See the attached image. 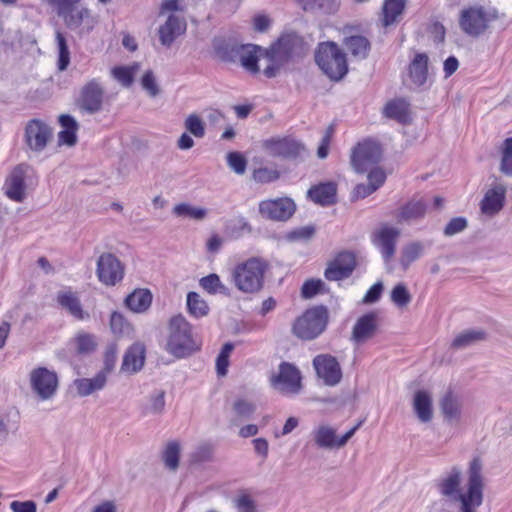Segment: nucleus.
<instances>
[{
    "instance_id": "f257e3e1",
    "label": "nucleus",
    "mask_w": 512,
    "mask_h": 512,
    "mask_svg": "<svg viewBox=\"0 0 512 512\" xmlns=\"http://www.w3.org/2000/svg\"><path fill=\"white\" fill-rule=\"evenodd\" d=\"M481 462L478 458L471 461L469 467V478L467 490L461 492L460 482L461 473L457 468H453L449 475L440 481L439 489L445 496L453 497L459 500L462 505L463 512H474L479 507L483 498V480L481 475Z\"/></svg>"
},
{
    "instance_id": "f03ea898",
    "label": "nucleus",
    "mask_w": 512,
    "mask_h": 512,
    "mask_svg": "<svg viewBox=\"0 0 512 512\" xmlns=\"http://www.w3.org/2000/svg\"><path fill=\"white\" fill-rule=\"evenodd\" d=\"M268 268V262L263 258L251 257L233 267L231 278L239 291L246 294L258 293L264 286Z\"/></svg>"
},
{
    "instance_id": "7ed1b4c3",
    "label": "nucleus",
    "mask_w": 512,
    "mask_h": 512,
    "mask_svg": "<svg viewBox=\"0 0 512 512\" xmlns=\"http://www.w3.org/2000/svg\"><path fill=\"white\" fill-rule=\"evenodd\" d=\"M50 5L65 25L80 33H89L97 24V17L81 3L83 0H42Z\"/></svg>"
},
{
    "instance_id": "20e7f679",
    "label": "nucleus",
    "mask_w": 512,
    "mask_h": 512,
    "mask_svg": "<svg viewBox=\"0 0 512 512\" xmlns=\"http://www.w3.org/2000/svg\"><path fill=\"white\" fill-rule=\"evenodd\" d=\"M198 342L192 333V326L186 318L179 314L169 321V334L166 350L177 358L191 355L200 349Z\"/></svg>"
},
{
    "instance_id": "39448f33",
    "label": "nucleus",
    "mask_w": 512,
    "mask_h": 512,
    "mask_svg": "<svg viewBox=\"0 0 512 512\" xmlns=\"http://www.w3.org/2000/svg\"><path fill=\"white\" fill-rule=\"evenodd\" d=\"M315 61L323 73L333 81L341 80L348 72L346 54L334 42L319 43Z\"/></svg>"
},
{
    "instance_id": "423d86ee",
    "label": "nucleus",
    "mask_w": 512,
    "mask_h": 512,
    "mask_svg": "<svg viewBox=\"0 0 512 512\" xmlns=\"http://www.w3.org/2000/svg\"><path fill=\"white\" fill-rule=\"evenodd\" d=\"M328 321L327 307L324 305L313 306L296 318L292 325V332L301 340H313L325 331Z\"/></svg>"
},
{
    "instance_id": "0eeeda50",
    "label": "nucleus",
    "mask_w": 512,
    "mask_h": 512,
    "mask_svg": "<svg viewBox=\"0 0 512 512\" xmlns=\"http://www.w3.org/2000/svg\"><path fill=\"white\" fill-rule=\"evenodd\" d=\"M499 19L496 8H485L482 5H471L464 8L459 15L461 30L471 37L483 35L492 22Z\"/></svg>"
},
{
    "instance_id": "6e6552de",
    "label": "nucleus",
    "mask_w": 512,
    "mask_h": 512,
    "mask_svg": "<svg viewBox=\"0 0 512 512\" xmlns=\"http://www.w3.org/2000/svg\"><path fill=\"white\" fill-rule=\"evenodd\" d=\"M258 46L251 44L226 43L218 48V54L222 60L228 62H240L249 72L256 74L258 67Z\"/></svg>"
},
{
    "instance_id": "1a4fd4ad",
    "label": "nucleus",
    "mask_w": 512,
    "mask_h": 512,
    "mask_svg": "<svg viewBox=\"0 0 512 512\" xmlns=\"http://www.w3.org/2000/svg\"><path fill=\"white\" fill-rule=\"evenodd\" d=\"M267 156L279 159H296L305 152V146L293 136H273L261 142Z\"/></svg>"
},
{
    "instance_id": "9d476101",
    "label": "nucleus",
    "mask_w": 512,
    "mask_h": 512,
    "mask_svg": "<svg viewBox=\"0 0 512 512\" xmlns=\"http://www.w3.org/2000/svg\"><path fill=\"white\" fill-rule=\"evenodd\" d=\"M300 370L289 362H281L278 372L270 376V385L284 394H297L302 388Z\"/></svg>"
},
{
    "instance_id": "9b49d317",
    "label": "nucleus",
    "mask_w": 512,
    "mask_h": 512,
    "mask_svg": "<svg viewBox=\"0 0 512 512\" xmlns=\"http://www.w3.org/2000/svg\"><path fill=\"white\" fill-rule=\"evenodd\" d=\"M381 155L380 145L375 141L365 139L353 148L351 164L357 172L363 173L377 164L381 159Z\"/></svg>"
},
{
    "instance_id": "f8f14e48",
    "label": "nucleus",
    "mask_w": 512,
    "mask_h": 512,
    "mask_svg": "<svg viewBox=\"0 0 512 512\" xmlns=\"http://www.w3.org/2000/svg\"><path fill=\"white\" fill-rule=\"evenodd\" d=\"M30 385L41 400L51 399L57 392L59 380L55 371L37 367L30 372Z\"/></svg>"
},
{
    "instance_id": "ddd939ff",
    "label": "nucleus",
    "mask_w": 512,
    "mask_h": 512,
    "mask_svg": "<svg viewBox=\"0 0 512 512\" xmlns=\"http://www.w3.org/2000/svg\"><path fill=\"white\" fill-rule=\"evenodd\" d=\"M98 279L107 286H114L123 279L124 267L111 253L102 254L97 261Z\"/></svg>"
},
{
    "instance_id": "4468645a",
    "label": "nucleus",
    "mask_w": 512,
    "mask_h": 512,
    "mask_svg": "<svg viewBox=\"0 0 512 512\" xmlns=\"http://www.w3.org/2000/svg\"><path fill=\"white\" fill-rule=\"evenodd\" d=\"M295 203L288 197L263 200L259 203L262 217L275 221H286L295 212Z\"/></svg>"
},
{
    "instance_id": "2eb2a0df",
    "label": "nucleus",
    "mask_w": 512,
    "mask_h": 512,
    "mask_svg": "<svg viewBox=\"0 0 512 512\" xmlns=\"http://www.w3.org/2000/svg\"><path fill=\"white\" fill-rule=\"evenodd\" d=\"M356 265V255L350 251H342L328 264L324 276L328 281L346 279L353 273Z\"/></svg>"
},
{
    "instance_id": "dca6fc26",
    "label": "nucleus",
    "mask_w": 512,
    "mask_h": 512,
    "mask_svg": "<svg viewBox=\"0 0 512 512\" xmlns=\"http://www.w3.org/2000/svg\"><path fill=\"white\" fill-rule=\"evenodd\" d=\"M317 376L328 386L337 385L342 379V370L336 357L330 354H319L313 359Z\"/></svg>"
},
{
    "instance_id": "f3484780",
    "label": "nucleus",
    "mask_w": 512,
    "mask_h": 512,
    "mask_svg": "<svg viewBox=\"0 0 512 512\" xmlns=\"http://www.w3.org/2000/svg\"><path fill=\"white\" fill-rule=\"evenodd\" d=\"M52 137L50 127L44 122L32 119L25 128V139L27 145L35 151L43 150Z\"/></svg>"
},
{
    "instance_id": "a211bd4d",
    "label": "nucleus",
    "mask_w": 512,
    "mask_h": 512,
    "mask_svg": "<svg viewBox=\"0 0 512 512\" xmlns=\"http://www.w3.org/2000/svg\"><path fill=\"white\" fill-rule=\"evenodd\" d=\"M361 424L362 422L360 421L340 438L336 437L335 430L333 428L328 426H320L315 431L316 444L319 447L324 448L342 447L355 434Z\"/></svg>"
},
{
    "instance_id": "6ab92c4d",
    "label": "nucleus",
    "mask_w": 512,
    "mask_h": 512,
    "mask_svg": "<svg viewBox=\"0 0 512 512\" xmlns=\"http://www.w3.org/2000/svg\"><path fill=\"white\" fill-rule=\"evenodd\" d=\"M104 91L96 79L89 81L81 91L80 106L82 109L95 113L102 107Z\"/></svg>"
},
{
    "instance_id": "aec40b11",
    "label": "nucleus",
    "mask_w": 512,
    "mask_h": 512,
    "mask_svg": "<svg viewBox=\"0 0 512 512\" xmlns=\"http://www.w3.org/2000/svg\"><path fill=\"white\" fill-rule=\"evenodd\" d=\"M400 232L398 229L383 225L373 234V242L382 252L385 259H390L395 253L396 240Z\"/></svg>"
},
{
    "instance_id": "412c9836",
    "label": "nucleus",
    "mask_w": 512,
    "mask_h": 512,
    "mask_svg": "<svg viewBox=\"0 0 512 512\" xmlns=\"http://www.w3.org/2000/svg\"><path fill=\"white\" fill-rule=\"evenodd\" d=\"M378 327V314L371 311L361 316L355 323L352 330V340L362 343L371 338Z\"/></svg>"
},
{
    "instance_id": "4be33fe9",
    "label": "nucleus",
    "mask_w": 512,
    "mask_h": 512,
    "mask_svg": "<svg viewBox=\"0 0 512 512\" xmlns=\"http://www.w3.org/2000/svg\"><path fill=\"white\" fill-rule=\"evenodd\" d=\"M9 199L21 202L25 197V171L21 165L15 167L4 184Z\"/></svg>"
},
{
    "instance_id": "5701e85b",
    "label": "nucleus",
    "mask_w": 512,
    "mask_h": 512,
    "mask_svg": "<svg viewBox=\"0 0 512 512\" xmlns=\"http://www.w3.org/2000/svg\"><path fill=\"white\" fill-rule=\"evenodd\" d=\"M505 195L506 188L503 185L489 189L480 203L482 213L490 216L498 213L504 206Z\"/></svg>"
},
{
    "instance_id": "b1692460",
    "label": "nucleus",
    "mask_w": 512,
    "mask_h": 512,
    "mask_svg": "<svg viewBox=\"0 0 512 512\" xmlns=\"http://www.w3.org/2000/svg\"><path fill=\"white\" fill-rule=\"evenodd\" d=\"M57 302L76 320L82 321L89 317V314L83 310L77 293L70 289L60 291L57 295Z\"/></svg>"
},
{
    "instance_id": "393cba45",
    "label": "nucleus",
    "mask_w": 512,
    "mask_h": 512,
    "mask_svg": "<svg viewBox=\"0 0 512 512\" xmlns=\"http://www.w3.org/2000/svg\"><path fill=\"white\" fill-rule=\"evenodd\" d=\"M427 211V205L422 199H412L402 205L393 213L397 223L411 222L423 218Z\"/></svg>"
},
{
    "instance_id": "a878e982",
    "label": "nucleus",
    "mask_w": 512,
    "mask_h": 512,
    "mask_svg": "<svg viewBox=\"0 0 512 512\" xmlns=\"http://www.w3.org/2000/svg\"><path fill=\"white\" fill-rule=\"evenodd\" d=\"M429 57L426 53H416L408 65V76L417 87L423 86L428 78Z\"/></svg>"
},
{
    "instance_id": "bb28decb",
    "label": "nucleus",
    "mask_w": 512,
    "mask_h": 512,
    "mask_svg": "<svg viewBox=\"0 0 512 512\" xmlns=\"http://www.w3.org/2000/svg\"><path fill=\"white\" fill-rule=\"evenodd\" d=\"M144 362L145 346L141 343H134L124 355L121 370L127 373H135L142 369Z\"/></svg>"
},
{
    "instance_id": "cd10ccee",
    "label": "nucleus",
    "mask_w": 512,
    "mask_h": 512,
    "mask_svg": "<svg viewBox=\"0 0 512 512\" xmlns=\"http://www.w3.org/2000/svg\"><path fill=\"white\" fill-rule=\"evenodd\" d=\"M186 31V22L174 15H170L159 29V38L163 45H170L176 37Z\"/></svg>"
},
{
    "instance_id": "c85d7f7f",
    "label": "nucleus",
    "mask_w": 512,
    "mask_h": 512,
    "mask_svg": "<svg viewBox=\"0 0 512 512\" xmlns=\"http://www.w3.org/2000/svg\"><path fill=\"white\" fill-rule=\"evenodd\" d=\"M303 40L296 34L282 35L273 46V52L285 58L298 54L302 49Z\"/></svg>"
},
{
    "instance_id": "c756f323",
    "label": "nucleus",
    "mask_w": 512,
    "mask_h": 512,
    "mask_svg": "<svg viewBox=\"0 0 512 512\" xmlns=\"http://www.w3.org/2000/svg\"><path fill=\"white\" fill-rule=\"evenodd\" d=\"M337 188L334 183H321L308 191L310 199L322 206L332 205L336 202Z\"/></svg>"
},
{
    "instance_id": "7c9ffc66",
    "label": "nucleus",
    "mask_w": 512,
    "mask_h": 512,
    "mask_svg": "<svg viewBox=\"0 0 512 512\" xmlns=\"http://www.w3.org/2000/svg\"><path fill=\"white\" fill-rule=\"evenodd\" d=\"M387 118L394 119L402 124L411 121L410 105L405 99H393L389 101L383 111Z\"/></svg>"
},
{
    "instance_id": "2f4dec72",
    "label": "nucleus",
    "mask_w": 512,
    "mask_h": 512,
    "mask_svg": "<svg viewBox=\"0 0 512 512\" xmlns=\"http://www.w3.org/2000/svg\"><path fill=\"white\" fill-rule=\"evenodd\" d=\"M414 411L422 422H429L433 416L432 400L426 391H417L414 395Z\"/></svg>"
},
{
    "instance_id": "473e14b6",
    "label": "nucleus",
    "mask_w": 512,
    "mask_h": 512,
    "mask_svg": "<svg viewBox=\"0 0 512 512\" xmlns=\"http://www.w3.org/2000/svg\"><path fill=\"white\" fill-rule=\"evenodd\" d=\"M126 305L134 312L146 311L152 302V294L147 289H137L127 296Z\"/></svg>"
},
{
    "instance_id": "72a5a7b5",
    "label": "nucleus",
    "mask_w": 512,
    "mask_h": 512,
    "mask_svg": "<svg viewBox=\"0 0 512 512\" xmlns=\"http://www.w3.org/2000/svg\"><path fill=\"white\" fill-rule=\"evenodd\" d=\"M405 0H384L382 23L384 26L394 24L405 9Z\"/></svg>"
},
{
    "instance_id": "f704fd0d",
    "label": "nucleus",
    "mask_w": 512,
    "mask_h": 512,
    "mask_svg": "<svg viewBox=\"0 0 512 512\" xmlns=\"http://www.w3.org/2000/svg\"><path fill=\"white\" fill-rule=\"evenodd\" d=\"M344 43L354 57L364 59L368 56L370 42L366 37L360 35L350 36L345 39Z\"/></svg>"
},
{
    "instance_id": "c9c22d12",
    "label": "nucleus",
    "mask_w": 512,
    "mask_h": 512,
    "mask_svg": "<svg viewBox=\"0 0 512 512\" xmlns=\"http://www.w3.org/2000/svg\"><path fill=\"white\" fill-rule=\"evenodd\" d=\"M106 383V375L104 372L98 373L94 378H83L76 380L77 391L82 396H87L96 390H100Z\"/></svg>"
},
{
    "instance_id": "e433bc0d",
    "label": "nucleus",
    "mask_w": 512,
    "mask_h": 512,
    "mask_svg": "<svg viewBox=\"0 0 512 512\" xmlns=\"http://www.w3.org/2000/svg\"><path fill=\"white\" fill-rule=\"evenodd\" d=\"M187 309L188 313L195 318L204 317L209 313L207 302L197 292L187 294Z\"/></svg>"
},
{
    "instance_id": "4c0bfd02",
    "label": "nucleus",
    "mask_w": 512,
    "mask_h": 512,
    "mask_svg": "<svg viewBox=\"0 0 512 512\" xmlns=\"http://www.w3.org/2000/svg\"><path fill=\"white\" fill-rule=\"evenodd\" d=\"M441 410L448 420L458 419L461 413V405L452 391H448L441 400Z\"/></svg>"
},
{
    "instance_id": "58836bf2",
    "label": "nucleus",
    "mask_w": 512,
    "mask_h": 512,
    "mask_svg": "<svg viewBox=\"0 0 512 512\" xmlns=\"http://www.w3.org/2000/svg\"><path fill=\"white\" fill-rule=\"evenodd\" d=\"M76 352L80 355L92 353L96 350L97 341L93 334L80 331L73 339Z\"/></svg>"
},
{
    "instance_id": "ea45409f",
    "label": "nucleus",
    "mask_w": 512,
    "mask_h": 512,
    "mask_svg": "<svg viewBox=\"0 0 512 512\" xmlns=\"http://www.w3.org/2000/svg\"><path fill=\"white\" fill-rule=\"evenodd\" d=\"M55 40L58 50L57 67L60 71H64L70 64V51L67 45L66 38L62 32H56Z\"/></svg>"
},
{
    "instance_id": "a19ab883",
    "label": "nucleus",
    "mask_w": 512,
    "mask_h": 512,
    "mask_svg": "<svg viewBox=\"0 0 512 512\" xmlns=\"http://www.w3.org/2000/svg\"><path fill=\"white\" fill-rule=\"evenodd\" d=\"M137 69V64L131 66H116L112 68L111 74L123 86L129 87L134 81V76Z\"/></svg>"
},
{
    "instance_id": "79ce46f5",
    "label": "nucleus",
    "mask_w": 512,
    "mask_h": 512,
    "mask_svg": "<svg viewBox=\"0 0 512 512\" xmlns=\"http://www.w3.org/2000/svg\"><path fill=\"white\" fill-rule=\"evenodd\" d=\"M500 170L505 175H512V137L506 138L500 147Z\"/></svg>"
},
{
    "instance_id": "37998d69",
    "label": "nucleus",
    "mask_w": 512,
    "mask_h": 512,
    "mask_svg": "<svg viewBox=\"0 0 512 512\" xmlns=\"http://www.w3.org/2000/svg\"><path fill=\"white\" fill-rule=\"evenodd\" d=\"M485 336H486V334L484 331H476V330L464 331L454 338V340L452 342V347L453 348L466 347L476 341L485 339Z\"/></svg>"
},
{
    "instance_id": "c03bdc74",
    "label": "nucleus",
    "mask_w": 512,
    "mask_h": 512,
    "mask_svg": "<svg viewBox=\"0 0 512 512\" xmlns=\"http://www.w3.org/2000/svg\"><path fill=\"white\" fill-rule=\"evenodd\" d=\"M200 286L209 294L226 293L227 288L222 284L220 277L211 273L202 277L199 281Z\"/></svg>"
},
{
    "instance_id": "a18cd8bd",
    "label": "nucleus",
    "mask_w": 512,
    "mask_h": 512,
    "mask_svg": "<svg viewBox=\"0 0 512 512\" xmlns=\"http://www.w3.org/2000/svg\"><path fill=\"white\" fill-rule=\"evenodd\" d=\"M179 455V443L177 441L169 442L163 452V460L165 465L171 470H176L179 465Z\"/></svg>"
},
{
    "instance_id": "49530a36",
    "label": "nucleus",
    "mask_w": 512,
    "mask_h": 512,
    "mask_svg": "<svg viewBox=\"0 0 512 512\" xmlns=\"http://www.w3.org/2000/svg\"><path fill=\"white\" fill-rule=\"evenodd\" d=\"M234 349V345L227 342L223 345L217 359H216V370L219 376H225L228 372L229 358Z\"/></svg>"
},
{
    "instance_id": "de8ad7c7",
    "label": "nucleus",
    "mask_w": 512,
    "mask_h": 512,
    "mask_svg": "<svg viewBox=\"0 0 512 512\" xmlns=\"http://www.w3.org/2000/svg\"><path fill=\"white\" fill-rule=\"evenodd\" d=\"M252 177L257 183L266 184L278 180L280 178V172L277 169L260 167L254 169Z\"/></svg>"
},
{
    "instance_id": "09e8293b",
    "label": "nucleus",
    "mask_w": 512,
    "mask_h": 512,
    "mask_svg": "<svg viewBox=\"0 0 512 512\" xmlns=\"http://www.w3.org/2000/svg\"><path fill=\"white\" fill-rule=\"evenodd\" d=\"M174 213L178 216H185L193 219H203L206 216L205 209L192 207L185 203L176 205L174 207Z\"/></svg>"
},
{
    "instance_id": "8fccbe9b",
    "label": "nucleus",
    "mask_w": 512,
    "mask_h": 512,
    "mask_svg": "<svg viewBox=\"0 0 512 512\" xmlns=\"http://www.w3.org/2000/svg\"><path fill=\"white\" fill-rule=\"evenodd\" d=\"M185 128L196 138H202L205 135L204 123L196 114H191L186 118Z\"/></svg>"
},
{
    "instance_id": "3c124183",
    "label": "nucleus",
    "mask_w": 512,
    "mask_h": 512,
    "mask_svg": "<svg viewBox=\"0 0 512 512\" xmlns=\"http://www.w3.org/2000/svg\"><path fill=\"white\" fill-rule=\"evenodd\" d=\"M227 162L229 167L237 174H244L247 167V160L243 154L239 152H229L227 154Z\"/></svg>"
},
{
    "instance_id": "603ef678",
    "label": "nucleus",
    "mask_w": 512,
    "mask_h": 512,
    "mask_svg": "<svg viewBox=\"0 0 512 512\" xmlns=\"http://www.w3.org/2000/svg\"><path fill=\"white\" fill-rule=\"evenodd\" d=\"M110 327L115 334L128 333L131 330L130 324L126 321L124 316L114 311L110 317Z\"/></svg>"
},
{
    "instance_id": "864d4df0",
    "label": "nucleus",
    "mask_w": 512,
    "mask_h": 512,
    "mask_svg": "<svg viewBox=\"0 0 512 512\" xmlns=\"http://www.w3.org/2000/svg\"><path fill=\"white\" fill-rule=\"evenodd\" d=\"M324 283L321 279H309L304 282L301 294L304 298H312L323 290Z\"/></svg>"
},
{
    "instance_id": "5fc2aeb1",
    "label": "nucleus",
    "mask_w": 512,
    "mask_h": 512,
    "mask_svg": "<svg viewBox=\"0 0 512 512\" xmlns=\"http://www.w3.org/2000/svg\"><path fill=\"white\" fill-rule=\"evenodd\" d=\"M335 129L333 125H329L324 133V136L320 142V145L317 149V156L320 159H324L328 156L329 153V147L332 141V138L334 136Z\"/></svg>"
},
{
    "instance_id": "6e6d98bb",
    "label": "nucleus",
    "mask_w": 512,
    "mask_h": 512,
    "mask_svg": "<svg viewBox=\"0 0 512 512\" xmlns=\"http://www.w3.org/2000/svg\"><path fill=\"white\" fill-rule=\"evenodd\" d=\"M391 298L400 307L406 306L411 300L408 290L402 284H398L393 288Z\"/></svg>"
},
{
    "instance_id": "4d7b16f0",
    "label": "nucleus",
    "mask_w": 512,
    "mask_h": 512,
    "mask_svg": "<svg viewBox=\"0 0 512 512\" xmlns=\"http://www.w3.org/2000/svg\"><path fill=\"white\" fill-rule=\"evenodd\" d=\"M467 227V221L464 217H455L452 218L446 225L444 229V234L446 236L455 235L461 231H463Z\"/></svg>"
},
{
    "instance_id": "13d9d810",
    "label": "nucleus",
    "mask_w": 512,
    "mask_h": 512,
    "mask_svg": "<svg viewBox=\"0 0 512 512\" xmlns=\"http://www.w3.org/2000/svg\"><path fill=\"white\" fill-rule=\"evenodd\" d=\"M386 180V174L384 170L379 167L371 168L368 173V183L373 187L376 191L380 188Z\"/></svg>"
},
{
    "instance_id": "bf43d9fd",
    "label": "nucleus",
    "mask_w": 512,
    "mask_h": 512,
    "mask_svg": "<svg viewBox=\"0 0 512 512\" xmlns=\"http://www.w3.org/2000/svg\"><path fill=\"white\" fill-rule=\"evenodd\" d=\"M117 345L111 344L104 354V373H109L113 370L117 360Z\"/></svg>"
},
{
    "instance_id": "052dcab7",
    "label": "nucleus",
    "mask_w": 512,
    "mask_h": 512,
    "mask_svg": "<svg viewBox=\"0 0 512 512\" xmlns=\"http://www.w3.org/2000/svg\"><path fill=\"white\" fill-rule=\"evenodd\" d=\"M422 250H423V247L418 242H413V243L408 244L403 249V260L406 261L407 263H411V262L415 261L421 255Z\"/></svg>"
},
{
    "instance_id": "680f3d73",
    "label": "nucleus",
    "mask_w": 512,
    "mask_h": 512,
    "mask_svg": "<svg viewBox=\"0 0 512 512\" xmlns=\"http://www.w3.org/2000/svg\"><path fill=\"white\" fill-rule=\"evenodd\" d=\"M142 87L151 95L156 96L159 92L158 86L155 81V77L151 71L144 73L142 80Z\"/></svg>"
},
{
    "instance_id": "e2e57ef3",
    "label": "nucleus",
    "mask_w": 512,
    "mask_h": 512,
    "mask_svg": "<svg viewBox=\"0 0 512 512\" xmlns=\"http://www.w3.org/2000/svg\"><path fill=\"white\" fill-rule=\"evenodd\" d=\"M236 507L239 512H256L254 501L248 494H241L236 499Z\"/></svg>"
},
{
    "instance_id": "0e129e2a",
    "label": "nucleus",
    "mask_w": 512,
    "mask_h": 512,
    "mask_svg": "<svg viewBox=\"0 0 512 512\" xmlns=\"http://www.w3.org/2000/svg\"><path fill=\"white\" fill-rule=\"evenodd\" d=\"M383 285L381 282L373 284L363 297V302L366 304L374 303L381 297Z\"/></svg>"
},
{
    "instance_id": "69168bd1",
    "label": "nucleus",
    "mask_w": 512,
    "mask_h": 512,
    "mask_svg": "<svg viewBox=\"0 0 512 512\" xmlns=\"http://www.w3.org/2000/svg\"><path fill=\"white\" fill-rule=\"evenodd\" d=\"M234 410L239 416L247 417L254 412L255 406L246 400L239 399L234 403Z\"/></svg>"
},
{
    "instance_id": "338daca9",
    "label": "nucleus",
    "mask_w": 512,
    "mask_h": 512,
    "mask_svg": "<svg viewBox=\"0 0 512 512\" xmlns=\"http://www.w3.org/2000/svg\"><path fill=\"white\" fill-rule=\"evenodd\" d=\"M10 509L13 512H36V504L34 501H13L10 503Z\"/></svg>"
},
{
    "instance_id": "774afa93",
    "label": "nucleus",
    "mask_w": 512,
    "mask_h": 512,
    "mask_svg": "<svg viewBox=\"0 0 512 512\" xmlns=\"http://www.w3.org/2000/svg\"><path fill=\"white\" fill-rule=\"evenodd\" d=\"M213 447L211 444L200 445L193 453L192 458L196 462L208 460L212 455Z\"/></svg>"
}]
</instances>
